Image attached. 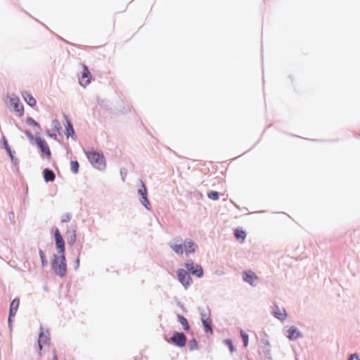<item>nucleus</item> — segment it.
Returning a JSON list of instances; mask_svg holds the SVG:
<instances>
[{
    "mask_svg": "<svg viewBox=\"0 0 360 360\" xmlns=\"http://www.w3.org/2000/svg\"><path fill=\"white\" fill-rule=\"evenodd\" d=\"M210 319V315L209 311H202L201 312V321H203V320H209Z\"/></svg>",
    "mask_w": 360,
    "mask_h": 360,
    "instance_id": "obj_26",
    "label": "nucleus"
},
{
    "mask_svg": "<svg viewBox=\"0 0 360 360\" xmlns=\"http://www.w3.org/2000/svg\"><path fill=\"white\" fill-rule=\"evenodd\" d=\"M142 203H143V205H144V206H145L148 210H150L149 206H150V205L149 200H148V198H147V195L143 196V197L142 198Z\"/></svg>",
    "mask_w": 360,
    "mask_h": 360,
    "instance_id": "obj_27",
    "label": "nucleus"
},
{
    "mask_svg": "<svg viewBox=\"0 0 360 360\" xmlns=\"http://www.w3.org/2000/svg\"><path fill=\"white\" fill-rule=\"evenodd\" d=\"M53 360H58L56 355L54 356Z\"/></svg>",
    "mask_w": 360,
    "mask_h": 360,
    "instance_id": "obj_36",
    "label": "nucleus"
},
{
    "mask_svg": "<svg viewBox=\"0 0 360 360\" xmlns=\"http://www.w3.org/2000/svg\"><path fill=\"white\" fill-rule=\"evenodd\" d=\"M140 182H141V188H139L138 192H139V194L142 196V198H143V196L147 195V189H146V186H145V185H144L143 182V181H141Z\"/></svg>",
    "mask_w": 360,
    "mask_h": 360,
    "instance_id": "obj_23",
    "label": "nucleus"
},
{
    "mask_svg": "<svg viewBox=\"0 0 360 360\" xmlns=\"http://www.w3.org/2000/svg\"><path fill=\"white\" fill-rule=\"evenodd\" d=\"M274 316L280 320H285L287 318V313L284 309H279L274 311Z\"/></svg>",
    "mask_w": 360,
    "mask_h": 360,
    "instance_id": "obj_17",
    "label": "nucleus"
},
{
    "mask_svg": "<svg viewBox=\"0 0 360 360\" xmlns=\"http://www.w3.org/2000/svg\"><path fill=\"white\" fill-rule=\"evenodd\" d=\"M85 155L91 165L95 168L100 170H103L105 168V158L103 153L92 149L85 151Z\"/></svg>",
    "mask_w": 360,
    "mask_h": 360,
    "instance_id": "obj_1",
    "label": "nucleus"
},
{
    "mask_svg": "<svg viewBox=\"0 0 360 360\" xmlns=\"http://www.w3.org/2000/svg\"><path fill=\"white\" fill-rule=\"evenodd\" d=\"M56 245L58 253H65V242L58 228L53 230Z\"/></svg>",
    "mask_w": 360,
    "mask_h": 360,
    "instance_id": "obj_6",
    "label": "nucleus"
},
{
    "mask_svg": "<svg viewBox=\"0 0 360 360\" xmlns=\"http://www.w3.org/2000/svg\"><path fill=\"white\" fill-rule=\"evenodd\" d=\"M20 304V300L18 299H14L10 306L8 321L11 322V318L15 316L18 311Z\"/></svg>",
    "mask_w": 360,
    "mask_h": 360,
    "instance_id": "obj_12",
    "label": "nucleus"
},
{
    "mask_svg": "<svg viewBox=\"0 0 360 360\" xmlns=\"http://www.w3.org/2000/svg\"><path fill=\"white\" fill-rule=\"evenodd\" d=\"M178 320L179 323L182 325V327L185 330H188L189 329L188 322L184 316L179 315Z\"/></svg>",
    "mask_w": 360,
    "mask_h": 360,
    "instance_id": "obj_20",
    "label": "nucleus"
},
{
    "mask_svg": "<svg viewBox=\"0 0 360 360\" xmlns=\"http://www.w3.org/2000/svg\"><path fill=\"white\" fill-rule=\"evenodd\" d=\"M52 125L57 131H59V129H60V122L57 120H53L52 121Z\"/></svg>",
    "mask_w": 360,
    "mask_h": 360,
    "instance_id": "obj_30",
    "label": "nucleus"
},
{
    "mask_svg": "<svg viewBox=\"0 0 360 360\" xmlns=\"http://www.w3.org/2000/svg\"><path fill=\"white\" fill-rule=\"evenodd\" d=\"M25 134H26V136H27V138L31 141H32L34 140V136L33 134H32L31 131H28V130H26L25 131Z\"/></svg>",
    "mask_w": 360,
    "mask_h": 360,
    "instance_id": "obj_32",
    "label": "nucleus"
},
{
    "mask_svg": "<svg viewBox=\"0 0 360 360\" xmlns=\"http://www.w3.org/2000/svg\"><path fill=\"white\" fill-rule=\"evenodd\" d=\"M207 197L211 200H217L219 199V193L217 191H212L208 193Z\"/></svg>",
    "mask_w": 360,
    "mask_h": 360,
    "instance_id": "obj_24",
    "label": "nucleus"
},
{
    "mask_svg": "<svg viewBox=\"0 0 360 360\" xmlns=\"http://www.w3.org/2000/svg\"><path fill=\"white\" fill-rule=\"evenodd\" d=\"M44 178L46 181H53L55 180L56 176L53 171L45 169L44 170Z\"/></svg>",
    "mask_w": 360,
    "mask_h": 360,
    "instance_id": "obj_15",
    "label": "nucleus"
},
{
    "mask_svg": "<svg viewBox=\"0 0 360 360\" xmlns=\"http://www.w3.org/2000/svg\"><path fill=\"white\" fill-rule=\"evenodd\" d=\"M66 131H67L66 135L68 137L70 136H72V134H74L73 127H72V124L70 123V122L68 120L67 122Z\"/></svg>",
    "mask_w": 360,
    "mask_h": 360,
    "instance_id": "obj_21",
    "label": "nucleus"
},
{
    "mask_svg": "<svg viewBox=\"0 0 360 360\" xmlns=\"http://www.w3.org/2000/svg\"><path fill=\"white\" fill-rule=\"evenodd\" d=\"M234 235L237 239H240L242 242L245 240V238L246 237L245 232L244 231H243L242 229H235Z\"/></svg>",
    "mask_w": 360,
    "mask_h": 360,
    "instance_id": "obj_18",
    "label": "nucleus"
},
{
    "mask_svg": "<svg viewBox=\"0 0 360 360\" xmlns=\"http://www.w3.org/2000/svg\"><path fill=\"white\" fill-rule=\"evenodd\" d=\"M177 276L179 281L185 287L187 288L192 282L190 275L184 269H180L177 271Z\"/></svg>",
    "mask_w": 360,
    "mask_h": 360,
    "instance_id": "obj_7",
    "label": "nucleus"
},
{
    "mask_svg": "<svg viewBox=\"0 0 360 360\" xmlns=\"http://www.w3.org/2000/svg\"><path fill=\"white\" fill-rule=\"evenodd\" d=\"M348 360H359V357L356 354L350 355Z\"/></svg>",
    "mask_w": 360,
    "mask_h": 360,
    "instance_id": "obj_35",
    "label": "nucleus"
},
{
    "mask_svg": "<svg viewBox=\"0 0 360 360\" xmlns=\"http://www.w3.org/2000/svg\"><path fill=\"white\" fill-rule=\"evenodd\" d=\"M27 124L30 126L39 127L37 122H36L32 118H27L26 120Z\"/></svg>",
    "mask_w": 360,
    "mask_h": 360,
    "instance_id": "obj_28",
    "label": "nucleus"
},
{
    "mask_svg": "<svg viewBox=\"0 0 360 360\" xmlns=\"http://www.w3.org/2000/svg\"><path fill=\"white\" fill-rule=\"evenodd\" d=\"M241 336L243 340L244 346L246 347L248 344V335L243 331L241 332Z\"/></svg>",
    "mask_w": 360,
    "mask_h": 360,
    "instance_id": "obj_29",
    "label": "nucleus"
},
{
    "mask_svg": "<svg viewBox=\"0 0 360 360\" xmlns=\"http://www.w3.org/2000/svg\"><path fill=\"white\" fill-rule=\"evenodd\" d=\"M187 270L197 277H201L203 274L202 267L200 265L194 264L193 262L186 263Z\"/></svg>",
    "mask_w": 360,
    "mask_h": 360,
    "instance_id": "obj_10",
    "label": "nucleus"
},
{
    "mask_svg": "<svg viewBox=\"0 0 360 360\" xmlns=\"http://www.w3.org/2000/svg\"><path fill=\"white\" fill-rule=\"evenodd\" d=\"M225 342L229 346L231 352L233 353L234 351V347H233V345L231 341L230 340H225Z\"/></svg>",
    "mask_w": 360,
    "mask_h": 360,
    "instance_id": "obj_31",
    "label": "nucleus"
},
{
    "mask_svg": "<svg viewBox=\"0 0 360 360\" xmlns=\"http://www.w3.org/2000/svg\"><path fill=\"white\" fill-rule=\"evenodd\" d=\"M244 280L249 283L250 285H254L255 282L257 281V276L251 271H248L244 273Z\"/></svg>",
    "mask_w": 360,
    "mask_h": 360,
    "instance_id": "obj_13",
    "label": "nucleus"
},
{
    "mask_svg": "<svg viewBox=\"0 0 360 360\" xmlns=\"http://www.w3.org/2000/svg\"><path fill=\"white\" fill-rule=\"evenodd\" d=\"M70 169L72 172L75 174L77 173L79 169V163L77 161H71L70 162Z\"/></svg>",
    "mask_w": 360,
    "mask_h": 360,
    "instance_id": "obj_22",
    "label": "nucleus"
},
{
    "mask_svg": "<svg viewBox=\"0 0 360 360\" xmlns=\"http://www.w3.org/2000/svg\"><path fill=\"white\" fill-rule=\"evenodd\" d=\"M197 245L191 240H186L184 243L179 245H171L170 248L177 254H182L184 252L186 255L193 253L195 251Z\"/></svg>",
    "mask_w": 360,
    "mask_h": 360,
    "instance_id": "obj_3",
    "label": "nucleus"
},
{
    "mask_svg": "<svg viewBox=\"0 0 360 360\" xmlns=\"http://www.w3.org/2000/svg\"><path fill=\"white\" fill-rule=\"evenodd\" d=\"M79 259L77 258V264H79Z\"/></svg>",
    "mask_w": 360,
    "mask_h": 360,
    "instance_id": "obj_37",
    "label": "nucleus"
},
{
    "mask_svg": "<svg viewBox=\"0 0 360 360\" xmlns=\"http://www.w3.org/2000/svg\"><path fill=\"white\" fill-rule=\"evenodd\" d=\"M190 347L192 350L197 348V342L195 340L190 342Z\"/></svg>",
    "mask_w": 360,
    "mask_h": 360,
    "instance_id": "obj_34",
    "label": "nucleus"
},
{
    "mask_svg": "<svg viewBox=\"0 0 360 360\" xmlns=\"http://www.w3.org/2000/svg\"><path fill=\"white\" fill-rule=\"evenodd\" d=\"M50 344V337L48 332L41 331L39 333L38 340V347L39 355L41 356V350L44 347H49Z\"/></svg>",
    "mask_w": 360,
    "mask_h": 360,
    "instance_id": "obj_5",
    "label": "nucleus"
},
{
    "mask_svg": "<svg viewBox=\"0 0 360 360\" xmlns=\"http://www.w3.org/2000/svg\"><path fill=\"white\" fill-rule=\"evenodd\" d=\"M10 104L11 106L13 108V110L15 112L16 115L18 117H21L24 114V107L20 103L18 98H10Z\"/></svg>",
    "mask_w": 360,
    "mask_h": 360,
    "instance_id": "obj_8",
    "label": "nucleus"
},
{
    "mask_svg": "<svg viewBox=\"0 0 360 360\" xmlns=\"http://www.w3.org/2000/svg\"><path fill=\"white\" fill-rule=\"evenodd\" d=\"M39 256H40V258L41 260L42 266H46L47 264V261L46 259V256H45L44 252L41 250H40L39 252Z\"/></svg>",
    "mask_w": 360,
    "mask_h": 360,
    "instance_id": "obj_25",
    "label": "nucleus"
},
{
    "mask_svg": "<svg viewBox=\"0 0 360 360\" xmlns=\"http://www.w3.org/2000/svg\"><path fill=\"white\" fill-rule=\"evenodd\" d=\"M23 98L25 102L32 107L34 106L37 103L36 99L28 93L23 94Z\"/></svg>",
    "mask_w": 360,
    "mask_h": 360,
    "instance_id": "obj_16",
    "label": "nucleus"
},
{
    "mask_svg": "<svg viewBox=\"0 0 360 360\" xmlns=\"http://www.w3.org/2000/svg\"><path fill=\"white\" fill-rule=\"evenodd\" d=\"M170 342L174 345L182 347L186 345V337L182 333H174L170 339Z\"/></svg>",
    "mask_w": 360,
    "mask_h": 360,
    "instance_id": "obj_9",
    "label": "nucleus"
},
{
    "mask_svg": "<svg viewBox=\"0 0 360 360\" xmlns=\"http://www.w3.org/2000/svg\"><path fill=\"white\" fill-rule=\"evenodd\" d=\"M51 266L57 275L63 277L66 274L67 265L65 253H58V255H53L51 261Z\"/></svg>",
    "mask_w": 360,
    "mask_h": 360,
    "instance_id": "obj_2",
    "label": "nucleus"
},
{
    "mask_svg": "<svg viewBox=\"0 0 360 360\" xmlns=\"http://www.w3.org/2000/svg\"><path fill=\"white\" fill-rule=\"evenodd\" d=\"M288 338L290 340H296L300 336L299 331L297 330L296 328H295L293 326L289 328V330H288Z\"/></svg>",
    "mask_w": 360,
    "mask_h": 360,
    "instance_id": "obj_14",
    "label": "nucleus"
},
{
    "mask_svg": "<svg viewBox=\"0 0 360 360\" xmlns=\"http://www.w3.org/2000/svg\"><path fill=\"white\" fill-rule=\"evenodd\" d=\"M82 71L81 75L79 76V82L81 86L85 87L91 82V75L86 65H82Z\"/></svg>",
    "mask_w": 360,
    "mask_h": 360,
    "instance_id": "obj_4",
    "label": "nucleus"
},
{
    "mask_svg": "<svg viewBox=\"0 0 360 360\" xmlns=\"http://www.w3.org/2000/svg\"><path fill=\"white\" fill-rule=\"evenodd\" d=\"M70 219V217L68 214H64L62 217L61 221L62 222H68Z\"/></svg>",
    "mask_w": 360,
    "mask_h": 360,
    "instance_id": "obj_33",
    "label": "nucleus"
},
{
    "mask_svg": "<svg viewBox=\"0 0 360 360\" xmlns=\"http://www.w3.org/2000/svg\"><path fill=\"white\" fill-rule=\"evenodd\" d=\"M36 142L37 146L40 148V150L42 153L45 154L48 158H51V151L49 146L46 143V141L41 139L40 137H37L36 139Z\"/></svg>",
    "mask_w": 360,
    "mask_h": 360,
    "instance_id": "obj_11",
    "label": "nucleus"
},
{
    "mask_svg": "<svg viewBox=\"0 0 360 360\" xmlns=\"http://www.w3.org/2000/svg\"><path fill=\"white\" fill-rule=\"evenodd\" d=\"M202 325L204 326L205 331L206 333H212V320H203L202 321Z\"/></svg>",
    "mask_w": 360,
    "mask_h": 360,
    "instance_id": "obj_19",
    "label": "nucleus"
}]
</instances>
